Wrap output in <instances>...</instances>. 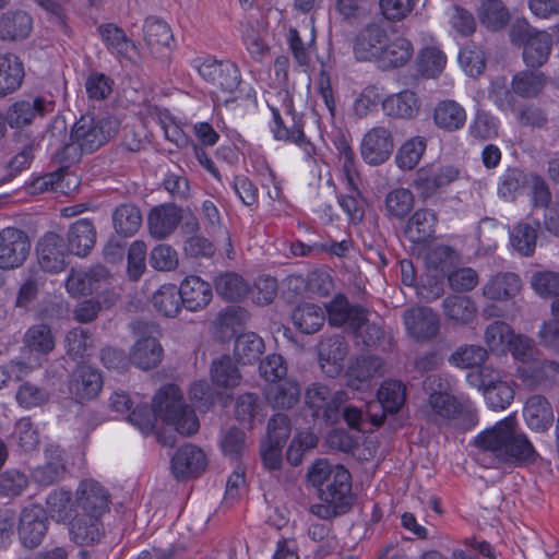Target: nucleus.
Instances as JSON below:
<instances>
[{
	"label": "nucleus",
	"instance_id": "obj_1",
	"mask_svg": "<svg viewBox=\"0 0 559 559\" xmlns=\"http://www.w3.org/2000/svg\"><path fill=\"white\" fill-rule=\"evenodd\" d=\"M308 478L319 490L320 503L312 504L310 512L328 522H312L307 533L318 544L314 556L324 558L333 554L338 546L333 533L332 520L349 512L355 502L352 490L350 473L342 465L334 467L326 462H316L308 472Z\"/></svg>",
	"mask_w": 559,
	"mask_h": 559
},
{
	"label": "nucleus",
	"instance_id": "obj_2",
	"mask_svg": "<svg viewBox=\"0 0 559 559\" xmlns=\"http://www.w3.org/2000/svg\"><path fill=\"white\" fill-rule=\"evenodd\" d=\"M474 444L475 460L486 468H499L502 465L527 466L539 456L527 436L516 431L514 416H508L480 432Z\"/></svg>",
	"mask_w": 559,
	"mask_h": 559
},
{
	"label": "nucleus",
	"instance_id": "obj_3",
	"mask_svg": "<svg viewBox=\"0 0 559 559\" xmlns=\"http://www.w3.org/2000/svg\"><path fill=\"white\" fill-rule=\"evenodd\" d=\"M118 130V123L111 118H95L83 115L72 127L67 141L64 119H56L47 129L44 139L53 150V155L62 164H73L83 154H90L107 143Z\"/></svg>",
	"mask_w": 559,
	"mask_h": 559
},
{
	"label": "nucleus",
	"instance_id": "obj_4",
	"mask_svg": "<svg viewBox=\"0 0 559 559\" xmlns=\"http://www.w3.org/2000/svg\"><path fill=\"white\" fill-rule=\"evenodd\" d=\"M157 418L186 437L195 433L200 426L193 408L183 402L182 393L175 384L163 386L155 394L152 407L146 404H138L128 416L129 423L144 435L154 429Z\"/></svg>",
	"mask_w": 559,
	"mask_h": 559
},
{
	"label": "nucleus",
	"instance_id": "obj_5",
	"mask_svg": "<svg viewBox=\"0 0 559 559\" xmlns=\"http://www.w3.org/2000/svg\"><path fill=\"white\" fill-rule=\"evenodd\" d=\"M514 45L523 46V61L531 69L543 67L551 52L552 37L546 31L532 27L526 21H516L510 29Z\"/></svg>",
	"mask_w": 559,
	"mask_h": 559
},
{
	"label": "nucleus",
	"instance_id": "obj_6",
	"mask_svg": "<svg viewBox=\"0 0 559 559\" xmlns=\"http://www.w3.org/2000/svg\"><path fill=\"white\" fill-rule=\"evenodd\" d=\"M347 399L344 391L332 393L329 386L322 383L310 384L305 394L306 406L311 411L312 416L330 424L338 420L341 407Z\"/></svg>",
	"mask_w": 559,
	"mask_h": 559
},
{
	"label": "nucleus",
	"instance_id": "obj_7",
	"mask_svg": "<svg viewBox=\"0 0 559 559\" xmlns=\"http://www.w3.org/2000/svg\"><path fill=\"white\" fill-rule=\"evenodd\" d=\"M272 122L270 130L276 141L290 142L304 150L308 157L314 154L313 144L306 138L304 132L302 118L296 114L293 106L287 108V114L292 116V127H287L277 108L271 107Z\"/></svg>",
	"mask_w": 559,
	"mask_h": 559
},
{
	"label": "nucleus",
	"instance_id": "obj_8",
	"mask_svg": "<svg viewBox=\"0 0 559 559\" xmlns=\"http://www.w3.org/2000/svg\"><path fill=\"white\" fill-rule=\"evenodd\" d=\"M31 250V241L25 231L8 227L0 231V269L21 266Z\"/></svg>",
	"mask_w": 559,
	"mask_h": 559
},
{
	"label": "nucleus",
	"instance_id": "obj_9",
	"mask_svg": "<svg viewBox=\"0 0 559 559\" xmlns=\"http://www.w3.org/2000/svg\"><path fill=\"white\" fill-rule=\"evenodd\" d=\"M109 491L95 479L82 480L75 491V512L103 516L109 511Z\"/></svg>",
	"mask_w": 559,
	"mask_h": 559
},
{
	"label": "nucleus",
	"instance_id": "obj_10",
	"mask_svg": "<svg viewBox=\"0 0 559 559\" xmlns=\"http://www.w3.org/2000/svg\"><path fill=\"white\" fill-rule=\"evenodd\" d=\"M109 284V271L105 266L96 265L87 271L72 270L66 287L71 296L79 297L102 293Z\"/></svg>",
	"mask_w": 559,
	"mask_h": 559
},
{
	"label": "nucleus",
	"instance_id": "obj_11",
	"mask_svg": "<svg viewBox=\"0 0 559 559\" xmlns=\"http://www.w3.org/2000/svg\"><path fill=\"white\" fill-rule=\"evenodd\" d=\"M459 169L451 165H427L417 170L413 187L423 199H427L440 188L455 181L459 178Z\"/></svg>",
	"mask_w": 559,
	"mask_h": 559
},
{
	"label": "nucleus",
	"instance_id": "obj_12",
	"mask_svg": "<svg viewBox=\"0 0 559 559\" xmlns=\"http://www.w3.org/2000/svg\"><path fill=\"white\" fill-rule=\"evenodd\" d=\"M40 267L50 273H59L66 267L69 249L64 238L55 231L46 233L36 246Z\"/></svg>",
	"mask_w": 559,
	"mask_h": 559
},
{
	"label": "nucleus",
	"instance_id": "obj_13",
	"mask_svg": "<svg viewBox=\"0 0 559 559\" xmlns=\"http://www.w3.org/2000/svg\"><path fill=\"white\" fill-rule=\"evenodd\" d=\"M393 148L391 132L384 127H374L364 135L360 154L367 164L378 166L390 158Z\"/></svg>",
	"mask_w": 559,
	"mask_h": 559
},
{
	"label": "nucleus",
	"instance_id": "obj_14",
	"mask_svg": "<svg viewBox=\"0 0 559 559\" xmlns=\"http://www.w3.org/2000/svg\"><path fill=\"white\" fill-rule=\"evenodd\" d=\"M53 110V104L44 97H34L14 102L7 110V123L13 129L29 126L37 117H44Z\"/></svg>",
	"mask_w": 559,
	"mask_h": 559
},
{
	"label": "nucleus",
	"instance_id": "obj_15",
	"mask_svg": "<svg viewBox=\"0 0 559 559\" xmlns=\"http://www.w3.org/2000/svg\"><path fill=\"white\" fill-rule=\"evenodd\" d=\"M205 467L204 452L190 443L180 447L171 459V472L176 479L198 477Z\"/></svg>",
	"mask_w": 559,
	"mask_h": 559
},
{
	"label": "nucleus",
	"instance_id": "obj_16",
	"mask_svg": "<svg viewBox=\"0 0 559 559\" xmlns=\"http://www.w3.org/2000/svg\"><path fill=\"white\" fill-rule=\"evenodd\" d=\"M404 324L408 334L417 341L433 338L440 328L439 318L430 308H411L404 313Z\"/></svg>",
	"mask_w": 559,
	"mask_h": 559
},
{
	"label": "nucleus",
	"instance_id": "obj_17",
	"mask_svg": "<svg viewBox=\"0 0 559 559\" xmlns=\"http://www.w3.org/2000/svg\"><path fill=\"white\" fill-rule=\"evenodd\" d=\"M181 219L182 210L175 203L155 206L147 217L150 235L155 239H166L175 233Z\"/></svg>",
	"mask_w": 559,
	"mask_h": 559
},
{
	"label": "nucleus",
	"instance_id": "obj_18",
	"mask_svg": "<svg viewBox=\"0 0 559 559\" xmlns=\"http://www.w3.org/2000/svg\"><path fill=\"white\" fill-rule=\"evenodd\" d=\"M103 388L99 370L90 366H80L71 374L69 391L80 402L94 400Z\"/></svg>",
	"mask_w": 559,
	"mask_h": 559
},
{
	"label": "nucleus",
	"instance_id": "obj_19",
	"mask_svg": "<svg viewBox=\"0 0 559 559\" xmlns=\"http://www.w3.org/2000/svg\"><path fill=\"white\" fill-rule=\"evenodd\" d=\"M67 473L64 451L58 445L45 449V462L32 471V479L40 486H50L60 481Z\"/></svg>",
	"mask_w": 559,
	"mask_h": 559
},
{
	"label": "nucleus",
	"instance_id": "obj_20",
	"mask_svg": "<svg viewBox=\"0 0 559 559\" xmlns=\"http://www.w3.org/2000/svg\"><path fill=\"white\" fill-rule=\"evenodd\" d=\"M348 352L349 346L343 335L324 337L319 344V360L323 371L330 377L337 376L343 370Z\"/></svg>",
	"mask_w": 559,
	"mask_h": 559
},
{
	"label": "nucleus",
	"instance_id": "obj_21",
	"mask_svg": "<svg viewBox=\"0 0 559 559\" xmlns=\"http://www.w3.org/2000/svg\"><path fill=\"white\" fill-rule=\"evenodd\" d=\"M328 322L333 326H345L347 330L359 326L364 322L367 310L357 305H350L348 299L342 295H336L326 305Z\"/></svg>",
	"mask_w": 559,
	"mask_h": 559
},
{
	"label": "nucleus",
	"instance_id": "obj_22",
	"mask_svg": "<svg viewBox=\"0 0 559 559\" xmlns=\"http://www.w3.org/2000/svg\"><path fill=\"white\" fill-rule=\"evenodd\" d=\"M20 539L24 547H37L47 532V519L43 509L38 507L26 508L20 516L17 527Z\"/></svg>",
	"mask_w": 559,
	"mask_h": 559
},
{
	"label": "nucleus",
	"instance_id": "obj_23",
	"mask_svg": "<svg viewBox=\"0 0 559 559\" xmlns=\"http://www.w3.org/2000/svg\"><path fill=\"white\" fill-rule=\"evenodd\" d=\"M388 38V32L382 25L378 23L366 25L357 35L354 44L356 58L358 60H377Z\"/></svg>",
	"mask_w": 559,
	"mask_h": 559
},
{
	"label": "nucleus",
	"instance_id": "obj_24",
	"mask_svg": "<svg viewBox=\"0 0 559 559\" xmlns=\"http://www.w3.org/2000/svg\"><path fill=\"white\" fill-rule=\"evenodd\" d=\"M143 38L151 53L158 58L166 57L174 41L169 25L157 16L146 17L143 25Z\"/></svg>",
	"mask_w": 559,
	"mask_h": 559
},
{
	"label": "nucleus",
	"instance_id": "obj_25",
	"mask_svg": "<svg viewBox=\"0 0 559 559\" xmlns=\"http://www.w3.org/2000/svg\"><path fill=\"white\" fill-rule=\"evenodd\" d=\"M427 421L438 426L448 425L463 414L462 404L451 394H438L428 397L424 408Z\"/></svg>",
	"mask_w": 559,
	"mask_h": 559
},
{
	"label": "nucleus",
	"instance_id": "obj_26",
	"mask_svg": "<svg viewBox=\"0 0 559 559\" xmlns=\"http://www.w3.org/2000/svg\"><path fill=\"white\" fill-rule=\"evenodd\" d=\"M104 534L102 516L75 512L70 521L71 539L79 545L98 543Z\"/></svg>",
	"mask_w": 559,
	"mask_h": 559
},
{
	"label": "nucleus",
	"instance_id": "obj_27",
	"mask_svg": "<svg viewBox=\"0 0 559 559\" xmlns=\"http://www.w3.org/2000/svg\"><path fill=\"white\" fill-rule=\"evenodd\" d=\"M182 306L189 311H200L212 300V286L200 276H187L178 288Z\"/></svg>",
	"mask_w": 559,
	"mask_h": 559
},
{
	"label": "nucleus",
	"instance_id": "obj_28",
	"mask_svg": "<svg viewBox=\"0 0 559 559\" xmlns=\"http://www.w3.org/2000/svg\"><path fill=\"white\" fill-rule=\"evenodd\" d=\"M96 242V229L91 219L81 218L74 222L67 233V247L69 252L79 257H85L94 248Z\"/></svg>",
	"mask_w": 559,
	"mask_h": 559
},
{
	"label": "nucleus",
	"instance_id": "obj_29",
	"mask_svg": "<svg viewBox=\"0 0 559 559\" xmlns=\"http://www.w3.org/2000/svg\"><path fill=\"white\" fill-rule=\"evenodd\" d=\"M523 416L527 427L537 432L546 431L554 423L551 404L543 395H532L527 399Z\"/></svg>",
	"mask_w": 559,
	"mask_h": 559
},
{
	"label": "nucleus",
	"instance_id": "obj_30",
	"mask_svg": "<svg viewBox=\"0 0 559 559\" xmlns=\"http://www.w3.org/2000/svg\"><path fill=\"white\" fill-rule=\"evenodd\" d=\"M437 222V215L432 210H417L407 221L404 235L414 243L427 242L435 237Z\"/></svg>",
	"mask_w": 559,
	"mask_h": 559
},
{
	"label": "nucleus",
	"instance_id": "obj_31",
	"mask_svg": "<svg viewBox=\"0 0 559 559\" xmlns=\"http://www.w3.org/2000/svg\"><path fill=\"white\" fill-rule=\"evenodd\" d=\"M522 381L528 386H543L555 382L559 377V362L555 360H533L519 368Z\"/></svg>",
	"mask_w": 559,
	"mask_h": 559
},
{
	"label": "nucleus",
	"instance_id": "obj_32",
	"mask_svg": "<svg viewBox=\"0 0 559 559\" xmlns=\"http://www.w3.org/2000/svg\"><path fill=\"white\" fill-rule=\"evenodd\" d=\"M24 76V66L17 56L0 53V98L16 92Z\"/></svg>",
	"mask_w": 559,
	"mask_h": 559
},
{
	"label": "nucleus",
	"instance_id": "obj_33",
	"mask_svg": "<svg viewBox=\"0 0 559 559\" xmlns=\"http://www.w3.org/2000/svg\"><path fill=\"white\" fill-rule=\"evenodd\" d=\"M382 110L389 117L413 119L420 110V102L415 92L404 90L384 98Z\"/></svg>",
	"mask_w": 559,
	"mask_h": 559
},
{
	"label": "nucleus",
	"instance_id": "obj_34",
	"mask_svg": "<svg viewBox=\"0 0 559 559\" xmlns=\"http://www.w3.org/2000/svg\"><path fill=\"white\" fill-rule=\"evenodd\" d=\"M163 348L156 337L144 336L135 342L130 353V362L143 370H150L159 365Z\"/></svg>",
	"mask_w": 559,
	"mask_h": 559
},
{
	"label": "nucleus",
	"instance_id": "obj_35",
	"mask_svg": "<svg viewBox=\"0 0 559 559\" xmlns=\"http://www.w3.org/2000/svg\"><path fill=\"white\" fill-rule=\"evenodd\" d=\"M521 289V278L515 273H497L483 286V296L490 300H508Z\"/></svg>",
	"mask_w": 559,
	"mask_h": 559
},
{
	"label": "nucleus",
	"instance_id": "obj_36",
	"mask_svg": "<svg viewBox=\"0 0 559 559\" xmlns=\"http://www.w3.org/2000/svg\"><path fill=\"white\" fill-rule=\"evenodd\" d=\"M32 25V17L25 11L5 12L0 16V39H24L29 35Z\"/></svg>",
	"mask_w": 559,
	"mask_h": 559
},
{
	"label": "nucleus",
	"instance_id": "obj_37",
	"mask_svg": "<svg viewBox=\"0 0 559 559\" xmlns=\"http://www.w3.org/2000/svg\"><path fill=\"white\" fill-rule=\"evenodd\" d=\"M433 121L438 128L448 132H454L464 127L466 111L455 100H441L433 110Z\"/></svg>",
	"mask_w": 559,
	"mask_h": 559
},
{
	"label": "nucleus",
	"instance_id": "obj_38",
	"mask_svg": "<svg viewBox=\"0 0 559 559\" xmlns=\"http://www.w3.org/2000/svg\"><path fill=\"white\" fill-rule=\"evenodd\" d=\"M442 308L449 320L461 325L469 324L477 314L475 301L465 295H449L443 299Z\"/></svg>",
	"mask_w": 559,
	"mask_h": 559
},
{
	"label": "nucleus",
	"instance_id": "obj_39",
	"mask_svg": "<svg viewBox=\"0 0 559 559\" xmlns=\"http://www.w3.org/2000/svg\"><path fill=\"white\" fill-rule=\"evenodd\" d=\"M382 360L376 356L362 355L350 361L347 368V384L359 389L361 383L370 381L380 373Z\"/></svg>",
	"mask_w": 559,
	"mask_h": 559
},
{
	"label": "nucleus",
	"instance_id": "obj_40",
	"mask_svg": "<svg viewBox=\"0 0 559 559\" xmlns=\"http://www.w3.org/2000/svg\"><path fill=\"white\" fill-rule=\"evenodd\" d=\"M548 78L542 71L523 70L511 81L512 92L522 98L538 97L547 85Z\"/></svg>",
	"mask_w": 559,
	"mask_h": 559
},
{
	"label": "nucleus",
	"instance_id": "obj_41",
	"mask_svg": "<svg viewBox=\"0 0 559 559\" xmlns=\"http://www.w3.org/2000/svg\"><path fill=\"white\" fill-rule=\"evenodd\" d=\"M292 321L301 333L313 334L322 328L325 312L314 304H301L293 310Z\"/></svg>",
	"mask_w": 559,
	"mask_h": 559
},
{
	"label": "nucleus",
	"instance_id": "obj_42",
	"mask_svg": "<svg viewBox=\"0 0 559 559\" xmlns=\"http://www.w3.org/2000/svg\"><path fill=\"white\" fill-rule=\"evenodd\" d=\"M116 233L122 237H132L142 225L140 209L132 203L118 205L111 215Z\"/></svg>",
	"mask_w": 559,
	"mask_h": 559
},
{
	"label": "nucleus",
	"instance_id": "obj_43",
	"mask_svg": "<svg viewBox=\"0 0 559 559\" xmlns=\"http://www.w3.org/2000/svg\"><path fill=\"white\" fill-rule=\"evenodd\" d=\"M478 17L486 28L498 32L509 24L511 14L501 0H483Z\"/></svg>",
	"mask_w": 559,
	"mask_h": 559
},
{
	"label": "nucleus",
	"instance_id": "obj_44",
	"mask_svg": "<svg viewBox=\"0 0 559 559\" xmlns=\"http://www.w3.org/2000/svg\"><path fill=\"white\" fill-rule=\"evenodd\" d=\"M214 286L217 295L228 301H239L250 292L249 284L234 272L219 274Z\"/></svg>",
	"mask_w": 559,
	"mask_h": 559
},
{
	"label": "nucleus",
	"instance_id": "obj_45",
	"mask_svg": "<svg viewBox=\"0 0 559 559\" xmlns=\"http://www.w3.org/2000/svg\"><path fill=\"white\" fill-rule=\"evenodd\" d=\"M412 56V43L404 37H397L392 41L388 40L385 43L377 60L381 62L384 68H399L404 66Z\"/></svg>",
	"mask_w": 559,
	"mask_h": 559
},
{
	"label": "nucleus",
	"instance_id": "obj_46",
	"mask_svg": "<svg viewBox=\"0 0 559 559\" xmlns=\"http://www.w3.org/2000/svg\"><path fill=\"white\" fill-rule=\"evenodd\" d=\"M263 350V340L253 332L240 334L234 344V355L242 365H250L259 360Z\"/></svg>",
	"mask_w": 559,
	"mask_h": 559
},
{
	"label": "nucleus",
	"instance_id": "obj_47",
	"mask_svg": "<svg viewBox=\"0 0 559 559\" xmlns=\"http://www.w3.org/2000/svg\"><path fill=\"white\" fill-rule=\"evenodd\" d=\"M540 227L538 221L533 223H519L514 226L511 235L510 242L515 251L521 255L531 257L536 247L537 230Z\"/></svg>",
	"mask_w": 559,
	"mask_h": 559
},
{
	"label": "nucleus",
	"instance_id": "obj_48",
	"mask_svg": "<svg viewBox=\"0 0 559 559\" xmlns=\"http://www.w3.org/2000/svg\"><path fill=\"white\" fill-rule=\"evenodd\" d=\"M514 336L512 328L503 321H493L485 330L484 338L489 350L496 355H506Z\"/></svg>",
	"mask_w": 559,
	"mask_h": 559
},
{
	"label": "nucleus",
	"instance_id": "obj_49",
	"mask_svg": "<svg viewBox=\"0 0 559 559\" xmlns=\"http://www.w3.org/2000/svg\"><path fill=\"white\" fill-rule=\"evenodd\" d=\"M293 281L296 282V289L302 286L305 292L318 296H328L333 289V280L325 270H313L309 272L306 277L302 275H293L290 283Z\"/></svg>",
	"mask_w": 559,
	"mask_h": 559
},
{
	"label": "nucleus",
	"instance_id": "obj_50",
	"mask_svg": "<svg viewBox=\"0 0 559 559\" xmlns=\"http://www.w3.org/2000/svg\"><path fill=\"white\" fill-rule=\"evenodd\" d=\"M67 355L72 360H83L88 357L93 350L92 334L86 329L73 328L64 338Z\"/></svg>",
	"mask_w": 559,
	"mask_h": 559
},
{
	"label": "nucleus",
	"instance_id": "obj_51",
	"mask_svg": "<svg viewBox=\"0 0 559 559\" xmlns=\"http://www.w3.org/2000/svg\"><path fill=\"white\" fill-rule=\"evenodd\" d=\"M405 400L406 386L399 380L384 381L378 390V401L385 413H397Z\"/></svg>",
	"mask_w": 559,
	"mask_h": 559
},
{
	"label": "nucleus",
	"instance_id": "obj_52",
	"mask_svg": "<svg viewBox=\"0 0 559 559\" xmlns=\"http://www.w3.org/2000/svg\"><path fill=\"white\" fill-rule=\"evenodd\" d=\"M266 399L274 408L289 409L300 399V386L296 381H282L266 392Z\"/></svg>",
	"mask_w": 559,
	"mask_h": 559
},
{
	"label": "nucleus",
	"instance_id": "obj_53",
	"mask_svg": "<svg viewBox=\"0 0 559 559\" xmlns=\"http://www.w3.org/2000/svg\"><path fill=\"white\" fill-rule=\"evenodd\" d=\"M526 174L516 167L507 168L499 178L498 195L506 201H514L527 185Z\"/></svg>",
	"mask_w": 559,
	"mask_h": 559
},
{
	"label": "nucleus",
	"instance_id": "obj_54",
	"mask_svg": "<svg viewBox=\"0 0 559 559\" xmlns=\"http://www.w3.org/2000/svg\"><path fill=\"white\" fill-rule=\"evenodd\" d=\"M152 302L157 312L167 318L178 314L181 304L179 289L174 284H165L153 295Z\"/></svg>",
	"mask_w": 559,
	"mask_h": 559
},
{
	"label": "nucleus",
	"instance_id": "obj_55",
	"mask_svg": "<svg viewBox=\"0 0 559 559\" xmlns=\"http://www.w3.org/2000/svg\"><path fill=\"white\" fill-rule=\"evenodd\" d=\"M211 378L217 386L234 388L240 382L241 376L234 360L228 355H224L213 360Z\"/></svg>",
	"mask_w": 559,
	"mask_h": 559
},
{
	"label": "nucleus",
	"instance_id": "obj_56",
	"mask_svg": "<svg viewBox=\"0 0 559 559\" xmlns=\"http://www.w3.org/2000/svg\"><path fill=\"white\" fill-rule=\"evenodd\" d=\"M384 205L389 217L404 218L414 207V194L405 188L393 189L386 194Z\"/></svg>",
	"mask_w": 559,
	"mask_h": 559
},
{
	"label": "nucleus",
	"instance_id": "obj_57",
	"mask_svg": "<svg viewBox=\"0 0 559 559\" xmlns=\"http://www.w3.org/2000/svg\"><path fill=\"white\" fill-rule=\"evenodd\" d=\"M25 346L34 353L49 354L55 348V337L48 324H35L24 335Z\"/></svg>",
	"mask_w": 559,
	"mask_h": 559
},
{
	"label": "nucleus",
	"instance_id": "obj_58",
	"mask_svg": "<svg viewBox=\"0 0 559 559\" xmlns=\"http://www.w3.org/2000/svg\"><path fill=\"white\" fill-rule=\"evenodd\" d=\"M513 386L506 381L491 380L488 388L485 389V399L488 406L493 409H506L514 399Z\"/></svg>",
	"mask_w": 559,
	"mask_h": 559
},
{
	"label": "nucleus",
	"instance_id": "obj_59",
	"mask_svg": "<svg viewBox=\"0 0 559 559\" xmlns=\"http://www.w3.org/2000/svg\"><path fill=\"white\" fill-rule=\"evenodd\" d=\"M459 262V255L449 246H437L426 255V264L429 269L439 271L445 275L452 271Z\"/></svg>",
	"mask_w": 559,
	"mask_h": 559
},
{
	"label": "nucleus",
	"instance_id": "obj_60",
	"mask_svg": "<svg viewBox=\"0 0 559 559\" xmlns=\"http://www.w3.org/2000/svg\"><path fill=\"white\" fill-rule=\"evenodd\" d=\"M425 150L426 143L421 138L406 141L395 156L396 165L404 170L413 169L419 163Z\"/></svg>",
	"mask_w": 559,
	"mask_h": 559
},
{
	"label": "nucleus",
	"instance_id": "obj_61",
	"mask_svg": "<svg viewBox=\"0 0 559 559\" xmlns=\"http://www.w3.org/2000/svg\"><path fill=\"white\" fill-rule=\"evenodd\" d=\"M469 134L477 140H490L499 134V120L485 110H478L469 126Z\"/></svg>",
	"mask_w": 559,
	"mask_h": 559
},
{
	"label": "nucleus",
	"instance_id": "obj_62",
	"mask_svg": "<svg viewBox=\"0 0 559 559\" xmlns=\"http://www.w3.org/2000/svg\"><path fill=\"white\" fill-rule=\"evenodd\" d=\"M487 358V350L478 345L460 346L449 357L450 364L460 368L479 367Z\"/></svg>",
	"mask_w": 559,
	"mask_h": 559
},
{
	"label": "nucleus",
	"instance_id": "obj_63",
	"mask_svg": "<svg viewBox=\"0 0 559 559\" xmlns=\"http://www.w3.org/2000/svg\"><path fill=\"white\" fill-rule=\"evenodd\" d=\"M71 500L72 495L70 491L56 489L52 490L47 499V510L52 519L58 522H64L71 518Z\"/></svg>",
	"mask_w": 559,
	"mask_h": 559
},
{
	"label": "nucleus",
	"instance_id": "obj_64",
	"mask_svg": "<svg viewBox=\"0 0 559 559\" xmlns=\"http://www.w3.org/2000/svg\"><path fill=\"white\" fill-rule=\"evenodd\" d=\"M98 32L109 49L119 55H127L130 48H135L134 44L127 37L123 29L108 23L98 27Z\"/></svg>",
	"mask_w": 559,
	"mask_h": 559
}]
</instances>
